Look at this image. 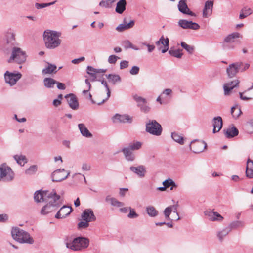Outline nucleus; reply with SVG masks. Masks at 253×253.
<instances>
[{
	"label": "nucleus",
	"mask_w": 253,
	"mask_h": 253,
	"mask_svg": "<svg viewBox=\"0 0 253 253\" xmlns=\"http://www.w3.org/2000/svg\"><path fill=\"white\" fill-rule=\"evenodd\" d=\"M85 60V58L84 57H81L79 58L74 59L72 60V63L74 64H77L79 63L80 62L83 61Z\"/></svg>",
	"instance_id": "0e129e2a"
},
{
	"label": "nucleus",
	"mask_w": 253,
	"mask_h": 253,
	"mask_svg": "<svg viewBox=\"0 0 253 253\" xmlns=\"http://www.w3.org/2000/svg\"><path fill=\"white\" fill-rule=\"evenodd\" d=\"M240 37V34L238 32H234L227 36L224 40L226 43H232L235 42V39Z\"/></svg>",
	"instance_id": "f704fd0d"
},
{
	"label": "nucleus",
	"mask_w": 253,
	"mask_h": 253,
	"mask_svg": "<svg viewBox=\"0 0 253 253\" xmlns=\"http://www.w3.org/2000/svg\"><path fill=\"white\" fill-rule=\"evenodd\" d=\"M105 201L109 203L114 207H122L124 205V203L119 201L116 198L112 197L110 195H107L105 197Z\"/></svg>",
	"instance_id": "393cba45"
},
{
	"label": "nucleus",
	"mask_w": 253,
	"mask_h": 253,
	"mask_svg": "<svg viewBox=\"0 0 253 253\" xmlns=\"http://www.w3.org/2000/svg\"><path fill=\"white\" fill-rule=\"evenodd\" d=\"M182 50V49H170L169 51V53L170 55H171L174 57H176L177 58H181L183 55V53H181Z\"/></svg>",
	"instance_id": "a19ab883"
},
{
	"label": "nucleus",
	"mask_w": 253,
	"mask_h": 253,
	"mask_svg": "<svg viewBox=\"0 0 253 253\" xmlns=\"http://www.w3.org/2000/svg\"><path fill=\"white\" fill-rule=\"evenodd\" d=\"M178 25L183 29H190L192 30H198L200 28L198 24L193 22L191 21H187L184 19H180L178 22Z\"/></svg>",
	"instance_id": "ddd939ff"
},
{
	"label": "nucleus",
	"mask_w": 253,
	"mask_h": 253,
	"mask_svg": "<svg viewBox=\"0 0 253 253\" xmlns=\"http://www.w3.org/2000/svg\"><path fill=\"white\" fill-rule=\"evenodd\" d=\"M190 149L195 153L203 152L207 147V144L203 141L193 140L190 145Z\"/></svg>",
	"instance_id": "9d476101"
},
{
	"label": "nucleus",
	"mask_w": 253,
	"mask_h": 253,
	"mask_svg": "<svg viewBox=\"0 0 253 253\" xmlns=\"http://www.w3.org/2000/svg\"><path fill=\"white\" fill-rule=\"evenodd\" d=\"M146 211L148 215L151 217H155L158 214V211L152 206H147L146 208Z\"/></svg>",
	"instance_id": "c9c22d12"
},
{
	"label": "nucleus",
	"mask_w": 253,
	"mask_h": 253,
	"mask_svg": "<svg viewBox=\"0 0 253 253\" xmlns=\"http://www.w3.org/2000/svg\"><path fill=\"white\" fill-rule=\"evenodd\" d=\"M56 83L57 81L51 78H45L43 80L44 86L47 88H53Z\"/></svg>",
	"instance_id": "72a5a7b5"
},
{
	"label": "nucleus",
	"mask_w": 253,
	"mask_h": 253,
	"mask_svg": "<svg viewBox=\"0 0 253 253\" xmlns=\"http://www.w3.org/2000/svg\"><path fill=\"white\" fill-rule=\"evenodd\" d=\"M57 67L55 65L47 63V66L42 70V74L43 75L56 73L57 72Z\"/></svg>",
	"instance_id": "c85d7f7f"
},
{
	"label": "nucleus",
	"mask_w": 253,
	"mask_h": 253,
	"mask_svg": "<svg viewBox=\"0 0 253 253\" xmlns=\"http://www.w3.org/2000/svg\"><path fill=\"white\" fill-rule=\"evenodd\" d=\"M72 212V208L68 206H62L58 211L55 215V217L57 219H62L65 218L69 215Z\"/></svg>",
	"instance_id": "2eb2a0df"
},
{
	"label": "nucleus",
	"mask_w": 253,
	"mask_h": 253,
	"mask_svg": "<svg viewBox=\"0 0 253 253\" xmlns=\"http://www.w3.org/2000/svg\"><path fill=\"white\" fill-rule=\"evenodd\" d=\"M65 244L67 248L74 251H82L88 247L89 240L82 236L73 239L68 238L65 240Z\"/></svg>",
	"instance_id": "7ed1b4c3"
},
{
	"label": "nucleus",
	"mask_w": 253,
	"mask_h": 253,
	"mask_svg": "<svg viewBox=\"0 0 253 253\" xmlns=\"http://www.w3.org/2000/svg\"><path fill=\"white\" fill-rule=\"evenodd\" d=\"M11 234L13 239L20 243L32 244L34 243V239L29 233L18 227H13Z\"/></svg>",
	"instance_id": "20e7f679"
},
{
	"label": "nucleus",
	"mask_w": 253,
	"mask_h": 253,
	"mask_svg": "<svg viewBox=\"0 0 253 253\" xmlns=\"http://www.w3.org/2000/svg\"><path fill=\"white\" fill-rule=\"evenodd\" d=\"M61 33L50 30H45L43 34V40L46 48L54 49L59 46L61 42L59 39Z\"/></svg>",
	"instance_id": "f03ea898"
},
{
	"label": "nucleus",
	"mask_w": 253,
	"mask_h": 253,
	"mask_svg": "<svg viewBox=\"0 0 253 253\" xmlns=\"http://www.w3.org/2000/svg\"><path fill=\"white\" fill-rule=\"evenodd\" d=\"M179 11L183 14L189 15L191 16H196L195 13L191 11L186 4V0H181L178 4Z\"/></svg>",
	"instance_id": "4468645a"
},
{
	"label": "nucleus",
	"mask_w": 253,
	"mask_h": 253,
	"mask_svg": "<svg viewBox=\"0 0 253 253\" xmlns=\"http://www.w3.org/2000/svg\"><path fill=\"white\" fill-rule=\"evenodd\" d=\"M142 143L139 141H133L129 144L127 147L132 151H135L139 150L142 146Z\"/></svg>",
	"instance_id": "ea45409f"
},
{
	"label": "nucleus",
	"mask_w": 253,
	"mask_h": 253,
	"mask_svg": "<svg viewBox=\"0 0 253 253\" xmlns=\"http://www.w3.org/2000/svg\"><path fill=\"white\" fill-rule=\"evenodd\" d=\"M13 157L17 163L21 166H24V164L27 162V159L24 155H14Z\"/></svg>",
	"instance_id": "58836bf2"
},
{
	"label": "nucleus",
	"mask_w": 253,
	"mask_h": 253,
	"mask_svg": "<svg viewBox=\"0 0 253 253\" xmlns=\"http://www.w3.org/2000/svg\"><path fill=\"white\" fill-rule=\"evenodd\" d=\"M120 58L115 55H111L109 56L108 59V62L110 64H114L116 63L118 59Z\"/></svg>",
	"instance_id": "864d4df0"
},
{
	"label": "nucleus",
	"mask_w": 253,
	"mask_h": 253,
	"mask_svg": "<svg viewBox=\"0 0 253 253\" xmlns=\"http://www.w3.org/2000/svg\"><path fill=\"white\" fill-rule=\"evenodd\" d=\"M4 41L7 44H10L12 46L15 42V34L11 29H8L4 34Z\"/></svg>",
	"instance_id": "6ab92c4d"
},
{
	"label": "nucleus",
	"mask_w": 253,
	"mask_h": 253,
	"mask_svg": "<svg viewBox=\"0 0 253 253\" xmlns=\"http://www.w3.org/2000/svg\"><path fill=\"white\" fill-rule=\"evenodd\" d=\"M70 175V172L63 169H57L54 171L51 174L53 182H61L66 179Z\"/></svg>",
	"instance_id": "6e6552de"
},
{
	"label": "nucleus",
	"mask_w": 253,
	"mask_h": 253,
	"mask_svg": "<svg viewBox=\"0 0 253 253\" xmlns=\"http://www.w3.org/2000/svg\"><path fill=\"white\" fill-rule=\"evenodd\" d=\"M56 84H57V87L59 89H61V90L65 89L66 86H65V85L64 84L60 83V82H58L57 81V83H56Z\"/></svg>",
	"instance_id": "69168bd1"
},
{
	"label": "nucleus",
	"mask_w": 253,
	"mask_h": 253,
	"mask_svg": "<svg viewBox=\"0 0 253 253\" xmlns=\"http://www.w3.org/2000/svg\"><path fill=\"white\" fill-rule=\"evenodd\" d=\"M231 113L234 119H237L242 114V111L238 106H235L231 108Z\"/></svg>",
	"instance_id": "4c0bfd02"
},
{
	"label": "nucleus",
	"mask_w": 253,
	"mask_h": 253,
	"mask_svg": "<svg viewBox=\"0 0 253 253\" xmlns=\"http://www.w3.org/2000/svg\"><path fill=\"white\" fill-rule=\"evenodd\" d=\"M126 0H120L117 3L115 9L118 14H122L126 10Z\"/></svg>",
	"instance_id": "c756f323"
},
{
	"label": "nucleus",
	"mask_w": 253,
	"mask_h": 253,
	"mask_svg": "<svg viewBox=\"0 0 253 253\" xmlns=\"http://www.w3.org/2000/svg\"><path fill=\"white\" fill-rule=\"evenodd\" d=\"M69 107L73 110H76L79 108V104L77 97L74 94L70 93L65 96Z\"/></svg>",
	"instance_id": "f8f14e48"
},
{
	"label": "nucleus",
	"mask_w": 253,
	"mask_h": 253,
	"mask_svg": "<svg viewBox=\"0 0 253 253\" xmlns=\"http://www.w3.org/2000/svg\"><path fill=\"white\" fill-rule=\"evenodd\" d=\"M223 132L226 138L228 139L236 136L239 134L238 129L233 125L230 126L227 129H224L223 130Z\"/></svg>",
	"instance_id": "4be33fe9"
},
{
	"label": "nucleus",
	"mask_w": 253,
	"mask_h": 253,
	"mask_svg": "<svg viewBox=\"0 0 253 253\" xmlns=\"http://www.w3.org/2000/svg\"><path fill=\"white\" fill-rule=\"evenodd\" d=\"M114 122L115 120H118L120 122L125 123V122H129L131 123L132 122V118L129 117L128 115H120L118 114H116L113 117Z\"/></svg>",
	"instance_id": "cd10ccee"
},
{
	"label": "nucleus",
	"mask_w": 253,
	"mask_h": 253,
	"mask_svg": "<svg viewBox=\"0 0 253 253\" xmlns=\"http://www.w3.org/2000/svg\"><path fill=\"white\" fill-rule=\"evenodd\" d=\"M156 44L157 46L160 44L164 45V48L161 49V51L163 53L166 52L169 49V41L168 38L164 39L163 36L161 37L160 40L156 42Z\"/></svg>",
	"instance_id": "bb28decb"
},
{
	"label": "nucleus",
	"mask_w": 253,
	"mask_h": 253,
	"mask_svg": "<svg viewBox=\"0 0 253 253\" xmlns=\"http://www.w3.org/2000/svg\"><path fill=\"white\" fill-rule=\"evenodd\" d=\"M89 221L83 220L78 224V228L79 229H85L89 226Z\"/></svg>",
	"instance_id": "3c124183"
},
{
	"label": "nucleus",
	"mask_w": 253,
	"mask_h": 253,
	"mask_svg": "<svg viewBox=\"0 0 253 253\" xmlns=\"http://www.w3.org/2000/svg\"><path fill=\"white\" fill-rule=\"evenodd\" d=\"M78 127L81 133L83 136L87 138H90L92 136V134L89 131L84 124H79L78 125Z\"/></svg>",
	"instance_id": "7c9ffc66"
},
{
	"label": "nucleus",
	"mask_w": 253,
	"mask_h": 253,
	"mask_svg": "<svg viewBox=\"0 0 253 253\" xmlns=\"http://www.w3.org/2000/svg\"><path fill=\"white\" fill-rule=\"evenodd\" d=\"M171 136L174 141L181 145L184 144V137L177 132H174L171 133Z\"/></svg>",
	"instance_id": "e433bc0d"
},
{
	"label": "nucleus",
	"mask_w": 253,
	"mask_h": 253,
	"mask_svg": "<svg viewBox=\"0 0 253 253\" xmlns=\"http://www.w3.org/2000/svg\"><path fill=\"white\" fill-rule=\"evenodd\" d=\"M100 81H101V84L102 85H103L106 88V90L107 91V96H106V97H105V98H103L101 102H98L96 103L98 105H100L103 104V103L106 102L107 100H108L109 99V98H110V95H111L110 90L109 88V86H108L107 82L104 79H103V80H101Z\"/></svg>",
	"instance_id": "2f4dec72"
},
{
	"label": "nucleus",
	"mask_w": 253,
	"mask_h": 253,
	"mask_svg": "<svg viewBox=\"0 0 253 253\" xmlns=\"http://www.w3.org/2000/svg\"><path fill=\"white\" fill-rule=\"evenodd\" d=\"M131 171L137 175L139 178H143L146 173V169L143 165L137 167L131 166L129 168Z\"/></svg>",
	"instance_id": "a211bd4d"
},
{
	"label": "nucleus",
	"mask_w": 253,
	"mask_h": 253,
	"mask_svg": "<svg viewBox=\"0 0 253 253\" xmlns=\"http://www.w3.org/2000/svg\"><path fill=\"white\" fill-rule=\"evenodd\" d=\"M212 125L213 126V133H215L219 132L223 126L222 118L220 116L214 117L212 119Z\"/></svg>",
	"instance_id": "5701e85b"
},
{
	"label": "nucleus",
	"mask_w": 253,
	"mask_h": 253,
	"mask_svg": "<svg viewBox=\"0 0 253 253\" xmlns=\"http://www.w3.org/2000/svg\"><path fill=\"white\" fill-rule=\"evenodd\" d=\"M242 65H243V63L241 62H237L230 64L226 68L228 77L230 78L235 77L239 72Z\"/></svg>",
	"instance_id": "9b49d317"
},
{
	"label": "nucleus",
	"mask_w": 253,
	"mask_h": 253,
	"mask_svg": "<svg viewBox=\"0 0 253 253\" xmlns=\"http://www.w3.org/2000/svg\"><path fill=\"white\" fill-rule=\"evenodd\" d=\"M212 11H208V10L204 9H203V16L205 18H207L209 16L211 15V14Z\"/></svg>",
	"instance_id": "338daca9"
},
{
	"label": "nucleus",
	"mask_w": 253,
	"mask_h": 253,
	"mask_svg": "<svg viewBox=\"0 0 253 253\" xmlns=\"http://www.w3.org/2000/svg\"><path fill=\"white\" fill-rule=\"evenodd\" d=\"M134 20H131L129 22H127V19L125 18L123 20V23L119 25L116 28V30L118 32H121L132 28L134 26Z\"/></svg>",
	"instance_id": "dca6fc26"
},
{
	"label": "nucleus",
	"mask_w": 253,
	"mask_h": 253,
	"mask_svg": "<svg viewBox=\"0 0 253 253\" xmlns=\"http://www.w3.org/2000/svg\"><path fill=\"white\" fill-rule=\"evenodd\" d=\"M181 47L184 49L189 54H192L194 51V47L187 44L184 42H182L180 43Z\"/></svg>",
	"instance_id": "37998d69"
},
{
	"label": "nucleus",
	"mask_w": 253,
	"mask_h": 253,
	"mask_svg": "<svg viewBox=\"0 0 253 253\" xmlns=\"http://www.w3.org/2000/svg\"><path fill=\"white\" fill-rule=\"evenodd\" d=\"M81 218L83 220H86L89 222L93 221L96 220V217L92 210L91 209H85L81 215Z\"/></svg>",
	"instance_id": "f3484780"
},
{
	"label": "nucleus",
	"mask_w": 253,
	"mask_h": 253,
	"mask_svg": "<svg viewBox=\"0 0 253 253\" xmlns=\"http://www.w3.org/2000/svg\"><path fill=\"white\" fill-rule=\"evenodd\" d=\"M56 2V1H54L52 2L46 3H36L35 7L37 9H42V8H44V7L52 5L54 4V3H55Z\"/></svg>",
	"instance_id": "09e8293b"
},
{
	"label": "nucleus",
	"mask_w": 253,
	"mask_h": 253,
	"mask_svg": "<svg viewBox=\"0 0 253 253\" xmlns=\"http://www.w3.org/2000/svg\"><path fill=\"white\" fill-rule=\"evenodd\" d=\"M246 175L249 178H253V161L249 158L247 162Z\"/></svg>",
	"instance_id": "a878e982"
},
{
	"label": "nucleus",
	"mask_w": 253,
	"mask_h": 253,
	"mask_svg": "<svg viewBox=\"0 0 253 253\" xmlns=\"http://www.w3.org/2000/svg\"><path fill=\"white\" fill-rule=\"evenodd\" d=\"M239 83V80L238 79H235L232 81L229 82L223 85L224 95H229L230 91L232 90L235 87L237 86Z\"/></svg>",
	"instance_id": "aec40b11"
},
{
	"label": "nucleus",
	"mask_w": 253,
	"mask_h": 253,
	"mask_svg": "<svg viewBox=\"0 0 253 253\" xmlns=\"http://www.w3.org/2000/svg\"><path fill=\"white\" fill-rule=\"evenodd\" d=\"M88 69L91 71H95L97 73H105L107 71L106 69H95L92 67V66H88Z\"/></svg>",
	"instance_id": "13d9d810"
},
{
	"label": "nucleus",
	"mask_w": 253,
	"mask_h": 253,
	"mask_svg": "<svg viewBox=\"0 0 253 253\" xmlns=\"http://www.w3.org/2000/svg\"><path fill=\"white\" fill-rule=\"evenodd\" d=\"M122 45L125 49L131 48L135 50H138L139 49L136 46L133 45L131 42L127 40L122 42Z\"/></svg>",
	"instance_id": "79ce46f5"
},
{
	"label": "nucleus",
	"mask_w": 253,
	"mask_h": 253,
	"mask_svg": "<svg viewBox=\"0 0 253 253\" xmlns=\"http://www.w3.org/2000/svg\"><path fill=\"white\" fill-rule=\"evenodd\" d=\"M106 77L109 82L114 85L121 82V78L118 75L110 74L106 75Z\"/></svg>",
	"instance_id": "473e14b6"
},
{
	"label": "nucleus",
	"mask_w": 253,
	"mask_h": 253,
	"mask_svg": "<svg viewBox=\"0 0 253 253\" xmlns=\"http://www.w3.org/2000/svg\"><path fill=\"white\" fill-rule=\"evenodd\" d=\"M146 131L155 136H160L162 132L161 125L155 120H149L146 123Z\"/></svg>",
	"instance_id": "423d86ee"
},
{
	"label": "nucleus",
	"mask_w": 253,
	"mask_h": 253,
	"mask_svg": "<svg viewBox=\"0 0 253 253\" xmlns=\"http://www.w3.org/2000/svg\"><path fill=\"white\" fill-rule=\"evenodd\" d=\"M14 177V173L9 167L3 165L0 167V181H11Z\"/></svg>",
	"instance_id": "0eeeda50"
},
{
	"label": "nucleus",
	"mask_w": 253,
	"mask_h": 253,
	"mask_svg": "<svg viewBox=\"0 0 253 253\" xmlns=\"http://www.w3.org/2000/svg\"><path fill=\"white\" fill-rule=\"evenodd\" d=\"M172 211V207H170V206L168 207L167 208H166L165 209V210L164 211V213L165 218L167 219H169V215H170V213H171Z\"/></svg>",
	"instance_id": "603ef678"
},
{
	"label": "nucleus",
	"mask_w": 253,
	"mask_h": 253,
	"mask_svg": "<svg viewBox=\"0 0 253 253\" xmlns=\"http://www.w3.org/2000/svg\"><path fill=\"white\" fill-rule=\"evenodd\" d=\"M140 69L139 67L136 66H134L130 69L129 72L132 75H135L139 73Z\"/></svg>",
	"instance_id": "bf43d9fd"
},
{
	"label": "nucleus",
	"mask_w": 253,
	"mask_h": 253,
	"mask_svg": "<svg viewBox=\"0 0 253 253\" xmlns=\"http://www.w3.org/2000/svg\"><path fill=\"white\" fill-rule=\"evenodd\" d=\"M99 6L106 8H109L111 6L110 2L108 0H102L99 3Z\"/></svg>",
	"instance_id": "6e6d98bb"
},
{
	"label": "nucleus",
	"mask_w": 253,
	"mask_h": 253,
	"mask_svg": "<svg viewBox=\"0 0 253 253\" xmlns=\"http://www.w3.org/2000/svg\"><path fill=\"white\" fill-rule=\"evenodd\" d=\"M37 171V166L36 165H32L27 169L25 173L27 175H32L36 173Z\"/></svg>",
	"instance_id": "49530a36"
},
{
	"label": "nucleus",
	"mask_w": 253,
	"mask_h": 253,
	"mask_svg": "<svg viewBox=\"0 0 253 253\" xmlns=\"http://www.w3.org/2000/svg\"><path fill=\"white\" fill-rule=\"evenodd\" d=\"M138 107H140V110L145 113H148L150 110V107L147 104V102L142 103V104H140Z\"/></svg>",
	"instance_id": "de8ad7c7"
},
{
	"label": "nucleus",
	"mask_w": 253,
	"mask_h": 253,
	"mask_svg": "<svg viewBox=\"0 0 253 253\" xmlns=\"http://www.w3.org/2000/svg\"><path fill=\"white\" fill-rule=\"evenodd\" d=\"M230 230L229 228H225L217 233V236L219 240L222 241L223 238L229 233Z\"/></svg>",
	"instance_id": "a18cd8bd"
},
{
	"label": "nucleus",
	"mask_w": 253,
	"mask_h": 253,
	"mask_svg": "<svg viewBox=\"0 0 253 253\" xmlns=\"http://www.w3.org/2000/svg\"><path fill=\"white\" fill-rule=\"evenodd\" d=\"M250 67V64L248 63H243V65H241V68L240 69V71L241 72H244L249 69Z\"/></svg>",
	"instance_id": "774afa93"
},
{
	"label": "nucleus",
	"mask_w": 253,
	"mask_h": 253,
	"mask_svg": "<svg viewBox=\"0 0 253 253\" xmlns=\"http://www.w3.org/2000/svg\"><path fill=\"white\" fill-rule=\"evenodd\" d=\"M172 93V91L170 88L165 89L163 90V91L161 94V96H162V98H164L165 96H171Z\"/></svg>",
	"instance_id": "5fc2aeb1"
},
{
	"label": "nucleus",
	"mask_w": 253,
	"mask_h": 253,
	"mask_svg": "<svg viewBox=\"0 0 253 253\" xmlns=\"http://www.w3.org/2000/svg\"><path fill=\"white\" fill-rule=\"evenodd\" d=\"M121 152H123L126 160L127 161L132 162L135 160V156L134 154L128 147H126L123 148Z\"/></svg>",
	"instance_id": "b1692460"
},
{
	"label": "nucleus",
	"mask_w": 253,
	"mask_h": 253,
	"mask_svg": "<svg viewBox=\"0 0 253 253\" xmlns=\"http://www.w3.org/2000/svg\"><path fill=\"white\" fill-rule=\"evenodd\" d=\"M213 5V2L211 1H207L205 4L204 9L208 10L210 12V11H212Z\"/></svg>",
	"instance_id": "4d7b16f0"
},
{
	"label": "nucleus",
	"mask_w": 253,
	"mask_h": 253,
	"mask_svg": "<svg viewBox=\"0 0 253 253\" xmlns=\"http://www.w3.org/2000/svg\"><path fill=\"white\" fill-rule=\"evenodd\" d=\"M128 66V62L126 60L122 61L120 62V69H123Z\"/></svg>",
	"instance_id": "e2e57ef3"
},
{
	"label": "nucleus",
	"mask_w": 253,
	"mask_h": 253,
	"mask_svg": "<svg viewBox=\"0 0 253 253\" xmlns=\"http://www.w3.org/2000/svg\"><path fill=\"white\" fill-rule=\"evenodd\" d=\"M204 214L207 216L208 219L211 221H220L222 220L223 217L217 212H214L211 210H207L204 212Z\"/></svg>",
	"instance_id": "412c9836"
},
{
	"label": "nucleus",
	"mask_w": 253,
	"mask_h": 253,
	"mask_svg": "<svg viewBox=\"0 0 253 253\" xmlns=\"http://www.w3.org/2000/svg\"><path fill=\"white\" fill-rule=\"evenodd\" d=\"M129 213L127 215V217L129 218L134 219L136 218L139 216V215L136 213L134 209L131 208V207H129Z\"/></svg>",
	"instance_id": "8fccbe9b"
},
{
	"label": "nucleus",
	"mask_w": 253,
	"mask_h": 253,
	"mask_svg": "<svg viewBox=\"0 0 253 253\" xmlns=\"http://www.w3.org/2000/svg\"><path fill=\"white\" fill-rule=\"evenodd\" d=\"M21 76L22 74L20 73H11L9 71H6L4 75L5 82L11 86L14 85Z\"/></svg>",
	"instance_id": "1a4fd4ad"
},
{
	"label": "nucleus",
	"mask_w": 253,
	"mask_h": 253,
	"mask_svg": "<svg viewBox=\"0 0 253 253\" xmlns=\"http://www.w3.org/2000/svg\"><path fill=\"white\" fill-rule=\"evenodd\" d=\"M252 13V10L250 8H244L241 10L240 15L239 18L242 19L246 18L248 15Z\"/></svg>",
	"instance_id": "c03bdc74"
},
{
	"label": "nucleus",
	"mask_w": 253,
	"mask_h": 253,
	"mask_svg": "<svg viewBox=\"0 0 253 253\" xmlns=\"http://www.w3.org/2000/svg\"><path fill=\"white\" fill-rule=\"evenodd\" d=\"M61 197L53 190H38L35 192L34 200L36 202H45L46 204L41 209L40 213L45 215L56 211L62 205Z\"/></svg>",
	"instance_id": "f257e3e1"
},
{
	"label": "nucleus",
	"mask_w": 253,
	"mask_h": 253,
	"mask_svg": "<svg viewBox=\"0 0 253 253\" xmlns=\"http://www.w3.org/2000/svg\"><path fill=\"white\" fill-rule=\"evenodd\" d=\"M26 60V54L21 48L12 46L11 49V55L8 60L9 63L15 62L18 64H22Z\"/></svg>",
	"instance_id": "39448f33"
},
{
	"label": "nucleus",
	"mask_w": 253,
	"mask_h": 253,
	"mask_svg": "<svg viewBox=\"0 0 253 253\" xmlns=\"http://www.w3.org/2000/svg\"><path fill=\"white\" fill-rule=\"evenodd\" d=\"M172 181L173 180L169 178L163 182V185L166 187V188H168L171 186V183H172Z\"/></svg>",
	"instance_id": "052dcab7"
},
{
	"label": "nucleus",
	"mask_w": 253,
	"mask_h": 253,
	"mask_svg": "<svg viewBox=\"0 0 253 253\" xmlns=\"http://www.w3.org/2000/svg\"><path fill=\"white\" fill-rule=\"evenodd\" d=\"M134 99L135 101L138 103V106H139L140 104H142V103L146 102V100L145 98L140 96L135 97Z\"/></svg>",
	"instance_id": "680f3d73"
}]
</instances>
